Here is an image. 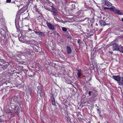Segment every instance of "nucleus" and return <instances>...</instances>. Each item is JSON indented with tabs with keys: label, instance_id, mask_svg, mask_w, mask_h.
Masks as SVG:
<instances>
[{
	"label": "nucleus",
	"instance_id": "obj_13",
	"mask_svg": "<svg viewBox=\"0 0 123 123\" xmlns=\"http://www.w3.org/2000/svg\"><path fill=\"white\" fill-rule=\"evenodd\" d=\"M26 91L28 93H30L31 91V90L29 88H27L26 90Z\"/></svg>",
	"mask_w": 123,
	"mask_h": 123
},
{
	"label": "nucleus",
	"instance_id": "obj_15",
	"mask_svg": "<svg viewBox=\"0 0 123 123\" xmlns=\"http://www.w3.org/2000/svg\"><path fill=\"white\" fill-rule=\"evenodd\" d=\"M93 93V92L92 91H89L88 92L89 96H90L92 95Z\"/></svg>",
	"mask_w": 123,
	"mask_h": 123
},
{
	"label": "nucleus",
	"instance_id": "obj_21",
	"mask_svg": "<svg viewBox=\"0 0 123 123\" xmlns=\"http://www.w3.org/2000/svg\"><path fill=\"white\" fill-rule=\"evenodd\" d=\"M120 52L123 53V47H122L121 49H120Z\"/></svg>",
	"mask_w": 123,
	"mask_h": 123
},
{
	"label": "nucleus",
	"instance_id": "obj_25",
	"mask_svg": "<svg viewBox=\"0 0 123 123\" xmlns=\"http://www.w3.org/2000/svg\"><path fill=\"white\" fill-rule=\"evenodd\" d=\"M104 9L105 10L107 9H109V7H105L104 8Z\"/></svg>",
	"mask_w": 123,
	"mask_h": 123
},
{
	"label": "nucleus",
	"instance_id": "obj_19",
	"mask_svg": "<svg viewBox=\"0 0 123 123\" xmlns=\"http://www.w3.org/2000/svg\"><path fill=\"white\" fill-rule=\"evenodd\" d=\"M81 73H78V78H80V77L81 76Z\"/></svg>",
	"mask_w": 123,
	"mask_h": 123
},
{
	"label": "nucleus",
	"instance_id": "obj_37",
	"mask_svg": "<svg viewBox=\"0 0 123 123\" xmlns=\"http://www.w3.org/2000/svg\"><path fill=\"white\" fill-rule=\"evenodd\" d=\"M21 104V103H20L19 104V105H20Z\"/></svg>",
	"mask_w": 123,
	"mask_h": 123
},
{
	"label": "nucleus",
	"instance_id": "obj_3",
	"mask_svg": "<svg viewBox=\"0 0 123 123\" xmlns=\"http://www.w3.org/2000/svg\"><path fill=\"white\" fill-rule=\"evenodd\" d=\"M51 8V10H49V11H51L52 12V14L54 16H56L57 15L58 13L57 11L55 9V8L52 6H51L50 7Z\"/></svg>",
	"mask_w": 123,
	"mask_h": 123
},
{
	"label": "nucleus",
	"instance_id": "obj_28",
	"mask_svg": "<svg viewBox=\"0 0 123 123\" xmlns=\"http://www.w3.org/2000/svg\"><path fill=\"white\" fill-rule=\"evenodd\" d=\"M34 75V74H33V75H29L28 76H29L30 77H32Z\"/></svg>",
	"mask_w": 123,
	"mask_h": 123
},
{
	"label": "nucleus",
	"instance_id": "obj_20",
	"mask_svg": "<svg viewBox=\"0 0 123 123\" xmlns=\"http://www.w3.org/2000/svg\"><path fill=\"white\" fill-rule=\"evenodd\" d=\"M19 40L20 42H23V39L21 38L20 37L19 38Z\"/></svg>",
	"mask_w": 123,
	"mask_h": 123
},
{
	"label": "nucleus",
	"instance_id": "obj_34",
	"mask_svg": "<svg viewBox=\"0 0 123 123\" xmlns=\"http://www.w3.org/2000/svg\"><path fill=\"white\" fill-rule=\"evenodd\" d=\"M122 20L123 22V18L122 19Z\"/></svg>",
	"mask_w": 123,
	"mask_h": 123
},
{
	"label": "nucleus",
	"instance_id": "obj_10",
	"mask_svg": "<svg viewBox=\"0 0 123 123\" xmlns=\"http://www.w3.org/2000/svg\"><path fill=\"white\" fill-rule=\"evenodd\" d=\"M105 5L109 7H110L111 6V4L108 1H105Z\"/></svg>",
	"mask_w": 123,
	"mask_h": 123
},
{
	"label": "nucleus",
	"instance_id": "obj_8",
	"mask_svg": "<svg viewBox=\"0 0 123 123\" xmlns=\"http://www.w3.org/2000/svg\"><path fill=\"white\" fill-rule=\"evenodd\" d=\"M66 49L67 53L68 54H69L71 53L72 51V50L70 47L68 46H67Z\"/></svg>",
	"mask_w": 123,
	"mask_h": 123
},
{
	"label": "nucleus",
	"instance_id": "obj_29",
	"mask_svg": "<svg viewBox=\"0 0 123 123\" xmlns=\"http://www.w3.org/2000/svg\"><path fill=\"white\" fill-rule=\"evenodd\" d=\"M97 111H99V114H100V111L98 109L97 110Z\"/></svg>",
	"mask_w": 123,
	"mask_h": 123
},
{
	"label": "nucleus",
	"instance_id": "obj_30",
	"mask_svg": "<svg viewBox=\"0 0 123 123\" xmlns=\"http://www.w3.org/2000/svg\"><path fill=\"white\" fill-rule=\"evenodd\" d=\"M40 96L41 97H42V94H40Z\"/></svg>",
	"mask_w": 123,
	"mask_h": 123
},
{
	"label": "nucleus",
	"instance_id": "obj_18",
	"mask_svg": "<svg viewBox=\"0 0 123 123\" xmlns=\"http://www.w3.org/2000/svg\"><path fill=\"white\" fill-rule=\"evenodd\" d=\"M62 30L65 32H66L67 31V29L66 28L64 27H62Z\"/></svg>",
	"mask_w": 123,
	"mask_h": 123
},
{
	"label": "nucleus",
	"instance_id": "obj_16",
	"mask_svg": "<svg viewBox=\"0 0 123 123\" xmlns=\"http://www.w3.org/2000/svg\"><path fill=\"white\" fill-rule=\"evenodd\" d=\"M20 108L19 107H18V109H17V110L16 111H15L16 113L19 114L20 112Z\"/></svg>",
	"mask_w": 123,
	"mask_h": 123
},
{
	"label": "nucleus",
	"instance_id": "obj_1",
	"mask_svg": "<svg viewBox=\"0 0 123 123\" xmlns=\"http://www.w3.org/2000/svg\"><path fill=\"white\" fill-rule=\"evenodd\" d=\"M8 65V63L0 58V66H2V68L3 69H6Z\"/></svg>",
	"mask_w": 123,
	"mask_h": 123
},
{
	"label": "nucleus",
	"instance_id": "obj_12",
	"mask_svg": "<svg viewBox=\"0 0 123 123\" xmlns=\"http://www.w3.org/2000/svg\"><path fill=\"white\" fill-rule=\"evenodd\" d=\"M119 85H121L123 86V77H121V80L118 82Z\"/></svg>",
	"mask_w": 123,
	"mask_h": 123
},
{
	"label": "nucleus",
	"instance_id": "obj_2",
	"mask_svg": "<svg viewBox=\"0 0 123 123\" xmlns=\"http://www.w3.org/2000/svg\"><path fill=\"white\" fill-rule=\"evenodd\" d=\"M122 47L121 46H119L117 43H115L112 45V49L113 50H117L120 52V49Z\"/></svg>",
	"mask_w": 123,
	"mask_h": 123
},
{
	"label": "nucleus",
	"instance_id": "obj_27",
	"mask_svg": "<svg viewBox=\"0 0 123 123\" xmlns=\"http://www.w3.org/2000/svg\"><path fill=\"white\" fill-rule=\"evenodd\" d=\"M118 30L120 32H122V30H121L120 29H118Z\"/></svg>",
	"mask_w": 123,
	"mask_h": 123
},
{
	"label": "nucleus",
	"instance_id": "obj_31",
	"mask_svg": "<svg viewBox=\"0 0 123 123\" xmlns=\"http://www.w3.org/2000/svg\"><path fill=\"white\" fill-rule=\"evenodd\" d=\"M17 107H16V108H15V110H16V109H17L18 108H17Z\"/></svg>",
	"mask_w": 123,
	"mask_h": 123
},
{
	"label": "nucleus",
	"instance_id": "obj_6",
	"mask_svg": "<svg viewBox=\"0 0 123 123\" xmlns=\"http://www.w3.org/2000/svg\"><path fill=\"white\" fill-rule=\"evenodd\" d=\"M116 14L120 15H123V13L122 11V10H120L118 9H116V11L115 12Z\"/></svg>",
	"mask_w": 123,
	"mask_h": 123
},
{
	"label": "nucleus",
	"instance_id": "obj_32",
	"mask_svg": "<svg viewBox=\"0 0 123 123\" xmlns=\"http://www.w3.org/2000/svg\"><path fill=\"white\" fill-rule=\"evenodd\" d=\"M10 112H11L10 111H9V112H7V113H10Z\"/></svg>",
	"mask_w": 123,
	"mask_h": 123
},
{
	"label": "nucleus",
	"instance_id": "obj_4",
	"mask_svg": "<svg viewBox=\"0 0 123 123\" xmlns=\"http://www.w3.org/2000/svg\"><path fill=\"white\" fill-rule=\"evenodd\" d=\"M47 24L49 29L52 30H54L55 29V28L54 25H52L49 23H47Z\"/></svg>",
	"mask_w": 123,
	"mask_h": 123
},
{
	"label": "nucleus",
	"instance_id": "obj_14",
	"mask_svg": "<svg viewBox=\"0 0 123 123\" xmlns=\"http://www.w3.org/2000/svg\"><path fill=\"white\" fill-rule=\"evenodd\" d=\"M116 8L115 7H109V9L111 11L113 12H114L116 11Z\"/></svg>",
	"mask_w": 123,
	"mask_h": 123
},
{
	"label": "nucleus",
	"instance_id": "obj_35",
	"mask_svg": "<svg viewBox=\"0 0 123 123\" xmlns=\"http://www.w3.org/2000/svg\"><path fill=\"white\" fill-rule=\"evenodd\" d=\"M23 4H21V6Z\"/></svg>",
	"mask_w": 123,
	"mask_h": 123
},
{
	"label": "nucleus",
	"instance_id": "obj_9",
	"mask_svg": "<svg viewBox=\"0 0 123 123\" xmlns=\"http://www.w3.org/2000/svg\"><path fill=\"white\" fill-rule=\"evenodd\" d=\"M51 101L52 105H56V104L55 100L54 98V96H52L51 98Z\"/></svg>",
	"mask_w": 123,
	"mask_h": 123
},
{
	"label": "nucleus",
	"instance_id": "obj_22",
	"mask_svg": "<svg viewBox=\"0 0 123 123\" xmlns=\"http://www.w3.org/2000/svg\"><path fill=\"white\" fill-rule=\"evenodd\" d=\"M25 26H27L29 28H28V30H29V31H32V30L31 29H30L29 28V25H27V26H26L25 25Z\"/></svg>",
	"mask_w": 123,
	"mask_h": 123
},
{
	"label": "nucleus",
	"instance_id": "obj_24",
	"mask_svg": "<svg viewBox=\"0 0 123 123\" xmlns=\"http://www.w3.org/2000/svg\"><path fill=\"white\" fill-rule=\"evenodd\" d=\"M11 1V0H6V2L7 3H10Z\"/></svg>",
	"mask_w": 123,
	"mask_h": 123
},
{
	"label": "nucleus",
	"instance_id": "obj_33",
	"mask_svg": "<svg viewBox=\"0 0 123 123\" xmlns=\"http://www.w3.org/2000/svg\"><path fill=\"white\" fill-rule=\"evenodd\" d=\"M79 42H80L79 41V40H78V43H79Z\"/></svg>",
	"mask_w": 123,
	"mask_h": 123
},
{
	"label": "nucleus",
	"instance_id": "obj_26",
	"mask_svg": "<svg viewBox=\"0 0 123 123\" xmlns=\"http://www.w3.org/2000/svg\"><path fill=\"white\" fill-rule=\"evenodd\" d=\"M46 9L48 10V9L49 10H51V8L50 7L49 8H46Z\"/></svg>",
	"mask_w": 123,
	"mask_h": 123
},
{
	"label": "nucleus",
	"instance_id": "obj_17",
	"mask_svg": "<svg viewBox=\"0 0 123 123\" xmlns=\"http://www.w3.org/2000/svg\"><path fill=\"white\" fill-rule=\"evenodd\" d=\"M87 19V20L88 21V23H89V21H92V23H93V22H94V21H93V20L92 19H91L90 20H88V18H85V19H84V20H83V21H84L85 20V19Z\"/></svg>",
	"mask_w": 123,
	"mask_h": 123
},
{
	"label": "nucleus",
	"instance_id": "obj_5",
	"mask_svg": "<svg viewBox=\"0 0 123 123\" xmlns=\"http://www.w3.org/2000/svg\"><path fill=\"white\" fill-rule=\"evenodd\" d=\"M113 78L115 80L117 81V83L121 80V77L119 75L117 76L113 75Z\"/></svg>",
	"mask_w": 123,
	"mask_h": 123
},
{
	"label": "nucleus",
	"instance_id": "obj_7",
	"mask_svg": "<svg viewBox=\"0 0 123 123\" xmlns=\"http://www.w3.org/2000/svg\"><path fill=\"white\" fill-rule=\"evenodd\" d=\"M35 32V33L37 35L42 36L44 35L43 33L39 31H37L33 30Z\"/></svg>",
	"mask_w": 123,
	"mask_h": 123
},
{
	"label": "nucleus",
	"instance_id": "obj_11",
	"mask_svg": "<svg viewBox=\"0 0 123 123\" xmlns=\"http://www.w3.org/2000/svg\"><path fill=\"white\" fill-rule=\"evenodd\" d=\"M99 22L101 26H104L105 25L106 23L103 20H99Z\"/></svg>",
	"mask_w": 123,
	"mask_h": 123
},
{
	"label": "nucleus",
	"instance_id": "obj_36",
	"mask_svg": "<svg viewBox=\"0 0 123 123\" xmlns=\"http://www.w3.org/2000/svg\"><path fill=\"white\" fill-rule=\"evenodd\" d=\"M24 6L23 8H22V9H23V8H24Z\"/></svg>",
	"mask_w": 123,
	"mask_h": 123
},
{
	"label": "nucleus",
	"instance_id": "obj_23",
	"mask_svg": "<svg viewBox=\"0 0 123 123\" xmlns=\"http://www.w3.org/2000/svg\"><path fill=\"white\" fill-rule=\"evenodd\" d=\"M77 71L79 72V73H81V72L82 71L81 69H78L77 70Z\"/></svg>",
	"mask_w": 123,
	"mask_h": 123
}]
</instances>
